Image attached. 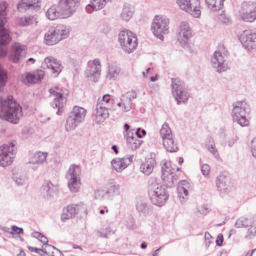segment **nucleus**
I'll return each instance as SVG.
<instances>
[{
	"mask_svg": "<svg viewBox=\"0 0 256 256\" xmlns=\"http://www.w3.org/2000/svg\"><path fill=\"white\" fill-rule=\"evenodd\" d=\"M225 0H205L208 8L212 12H217L224 8V2Z\"/></svg>",
	"mask_w": 256,
	"mask_h": 256,
	"instance_id": "nucleus-33",
	"label": "nucleus"
},
{
	"mask_svg": "<svg viewBox=\"0 0 256 256\" xmlns=\"http://www.w3.org/2000/svg\"><path fill=\"white\" fill-rule=\"evenodd\" d=\"M18 10L21 12L26 11L36 12L41 8L40 0H20L16 5Z\"/></svg>",
	"mask_w": 256,
	"mask_h": 256,
	"instance_id": "nucleus-18",
	"label": "nucleus"
},
{
	"mask_svg": "<svg viewBox=\"0 0 256 256\" xmlns=\"http://www.w3.org/2000/svg\"><path fill=\"white\" fill-rule=\"evenodd\" d=\"M104 104L103 102H98L93 112L92 116L95 117L94 120L98 124L103 122L109 116L108 110L111 108L104 106Z\"/></svg>",
	"mask_w": 256,
	"mask_h": 256,
	"instance_id": "nucleus-21",
	"label": "nucleus"
},
{
	"mask_svg": "<svg viewBox=\"0 0 256 256\" xmlns=\"http://www.w3.org/2000/svg\"><path fill=\"white\" fill-rule=\"evenodd\" d=\"M132 102L130 100H126L125 102L122 103L123 107L122 110L123 112H128L132 107Z\"/></svg>",
	"mask_w": 256,
	"mask_h": 256,
	"instance_id": "nucleus-52",
	"label": "nucleus"
},
{
	"mask_svg": "<svg viewBox=\"0 0 256 256\" xmlns=\"http://www.w3.org/2000/svg\"><path fill=\"white\" fill-rule=\"evenodd\" d=\"M162 142L164 146L168 152H173L178 150V146L176 144L174 143L172 136L166 138H164Z\"/></svg>",
	"mask_w": 256,
	"mask_h": 256,
	"instance_id": "nucleus-36",
	"label": "nucleus"
},
{
	"mask_svg": "<svg viewBox=\"0 0 256 256\" xmlns=\"http://www.w3.org/2000/svg\"><path fill=\"white\" fill-rule=\"evenodd\" d=\"M86 10L88 13H89V14L92 13V12L94 10L92 8V4H89L87 5L86 7Z\"/></svg>",
	"mask_w": 256,
	"mask_h": 256,
	"instance_id": "nucleus-62",
	"label": "nucleus"
},
{
	"mask_svg": "<svg viewBox=\"0 0 256 256\" xmlns=\"http://www.w3.org/2000/svg\"><path fill=\"white\" fill-rule=\"evenodd\" d=\"M47 152H38L36 153L32 158L31 162L34 164H42L46 160Z\"/></svg>",
	"mask_w": 256,
	"mask_h": 256,
	"instance_id": "nucleus-38",
	"label": "nucleus"
},
{
	"mask_svg": "<svg viewBox=\"0 0 256 256\" xmlns=\"http://www.w3.org/2000/svg\"><path fill=\"white\" fill-rule=\"evenodd\" d=\"M136 208L138 212L144 216L150 214L152 212V207L150 206H148L143 202H138L136 204Z\"/></svg>",
	"mask_w": 256,
	"mask_h": 256,
	"instance_id": "nucleus-37",
	"label": "nucleus"
},
{
	"mask_svg": "<svg viewBox=\"0 0 256 256\" xmlns=\"http://www.w3.org/2000/svg\"><path fill=\"white\" fill-rule=\"evenodd\" d=\"M32 236L33 237L38 239L44 244H48V240L47 238L43 235L42 233L38 232H34L32 233Z\"/></svg>",
	"mask_w": 256,
	"mask_h": 256,
	"instance_id": "nucleus-49",
	"label": "nucleus"
},
{
	"mask_svg": "<svg viewBox=\"0 0 256 256\" xmlns=\"http://www.w3.org/2000/svg\"><path fill=\"white\" fill-rule=\"evenodd\" d=\"M228 50H225L224 46H219L218 50H216L212 56L211 61L214 68H216L217 72L219 73L226 70L228 68L226 62L227 58Z\"/></svg>",
	"mask_w": 256,
	"mask_h": 256,
	"instance_id": "nucleus-11",
	"label": "nucleus"
},
{
	"mask_svg": "<svg viewBox=\"0 0 256 256\" xmlns=\"http://www.w3.org/2000/svg\"><path fill=\"white\" fill-rule=\"evenodd\" d=\"M171 81L172 93L176 104L186 103L190 96V93L185 82L178 78H172Z\"/></svg>",
	"mask_w": 256,
	"mask_h": 256,
	"instance_id": "nucleus-5",
	"label": "nucleus"
},
{
	"mask_svg": "<svg viewBox=\"0 0 256 256\" xmlns=\"http://www.w3.org/2000/svg\"><path fill=\"white\" fill-rule=\"evenodd\" d=\"M101 72V67H96L88 64V68L86 70V74L88 78L94 82L98 81Z\"/></svg>",
	"mask_w": 256,
	"mask_h": 256,
	"instance_id": "nucleus-29",
	"label": "nucleus"
},
{
	"mask_svg": "<svg viewBox=\"0 0 256 256\" xmlns=\"http://www.w3.org/2000/svg\"><path fill=\"white\" fill-rule=\"evenodd\" d=\"M134 129L130 128L128 124H124L123 135L126 142L128 147L132 150H136L140 146L143 140L134 136Z\"/></svg>",
	"mask_w": 256,
	"mask_h": 256,
	"instance_id": "nucleus-17",
	"label": "nucleus"
},
{
	"mask_svg": "<svg viewBox=\"0 0 256 256\" xmlns=\"http://www.w3.org/2000/svg\"><path fill=\"white\" fill-rule=\"evenodd\" d=\"M26 46L19 43H14L12 45V50L9 56L10 60L14 62L18 63L22 56V52L25 50Z\"/></svg>",
	"mask_w": 256,
	"mask_h": 256,
	"instance_id": "nucleus-28",
	"label": "nucleus"
},
{
	"mask_svg": "<svg viewBox=\"0 0 256 256\" xmlns=\"http://www.w3.org/2000/svg\"><path fill=\"white\" fill-rule=\"evenodd\" d=\"M50 94L54 96V102L52 106L54 108H58V111L56 114L58 115H62L64 112V96L62 93L58 92L53 88H50L48 90Z\"/></svg>",
	"mask_w": 256,
	"mask_h": 256,
	"instance_id": "nucleus-24",
	"label": "nucleus"
},
{
	"mask_svg": "<svg viewBox=\"0 0 256 256\" xmlns=\"http://www.w3.org/2000/svg\"><path fill=\"white\" fill-rule=\"evenodd\" d=\"M12 178L18 186L24 184L27 180V177L24 174H14Z\"/></svg>",
	"mask_w": 256,
	"mask_h": 256,
	"instance_id": "nucleus-45",
	"label": "nucleus"
},
{
	"mask_svg": "<svg viewBox=\"0 0 256 256\" xmlns=\"http://www.w3.org/2000/svg\"><path fill=\"white\" fill-rule=\"evenodd\" d=\"M58 190L57 185L54 184L50 180H44L40 188V192L44 199L50 200Z\"/></svg>",
	"mask_w": 256,
	"mask_h": 256,
	"instance_id": "nucleus-22",
	"label": "nucleus"
},
{
	"mask_svg": "<svg viewBox=\"0 0 256 256\" xmlns=\"http://www.w3.org/2000/svg\"><path fill=\"white\" fill-rule=\"evenodd\" d=\"M7 80V74L4 70L0 66V92L3 91Z\"/></svg>",
	"mask_w": 256,
	"mask_h": 256,
	"instance_id": "nucleus-44",
	"label": "nucleus"
},
{
	"mask_svg": "<svg viewBox=\"0 0 256 256\" xmlns=\"http://www.w3.org/2000/svg\"><path fill=\"white\" fill-rule=\"evenodd\" d=\"M146 134V132L144 130H142L140 128H138L136 130L134 131V136L138 138H142Z\"/></svg>",
	"mask_w": 256,
	"mask_h": 256,
	"instance_id": "nucleus-53",
	"label": "nucleus"
},
{
	"mask_svg": "<svg viewBox=\"0 0 256 256\" xmlns=\"http://www.w3.org/2000/svg\"><path fill=\"white\" fill-rule=\"evenodd\" d=\"M251 152L253 156L256 158V138L251 141Z\"/></svg>",
	"mask_w": 256,
	"mask_h": 256,
	"instance_id": "nucleus-55",
	"label": "nucleus"
},
{
	"mask_svg": "<svg viewBox=\"0 0 256 256\" xmlns=\"http://www.w3.org/2000/svg\"><path fill=\"white\" fill-rule=\"evenodd\" d=\"M112 150L116 154H118V147L116 145L112 146Z\"/></svg>",
	"mask_w": 256,
	"mask_h": 256,
	"instance_id": "nucleus-64",
	"label": "nucleus"
},
{
	"mask_svg": "<svg viewBox=\"0 0 256 256\" xmlns=\"http://www.w3.org/2000/svg\"><path fill=\"white\" fill-rule=\"evenodd\" d=\"M8 6V4L5 2L0 3V58L6 56V46L12 40L10 32L4 28V20L6 18Z\"/></svg>",
	"mask_w": 256,
	"mask_h": 256,
	"instance_id": "nucleus-4",
	"label": "nucleus"
},
{
	"mask_svg": "<svg viewBox=\"0 0 256 256\" xmlns=\"http://www.w3.org/2000/svg\"><path fill=\"white\" fill-rule=\"evenodd\" d=\"M188 188L184 186H178V196L180 199L184 200L185 199V197L187 198L188 194Z\"/></svg>",
	"mask_w": 256,
	"mask_h": 256,
	"instance_id": "nucleus-48",
	"label": "nucleus"
},
{
	"mask_svg": "<svg viewBox=\"0 0 256 256\" xmlns=\"http://www.w3.org/2000/svg\"><path fill=\"white\" fill-rule=\"evenodd\" d=\"M177 4L180 8L190 14L195 18H198L201 14L199 0H178Z\"/></svg>",
	"mask_w": 256,
	"mask_h": 256,
	"instance_id": "nucleus-15",
	"label": "nucleus"
},
{
	"mask_svg": "<svg viewBox=\"0 0 256 256\" xmlns=\"http://www.w3.org/2000/svg\"><path fill=\"white\" fill-rule=\"evenodd\" d=\"M161 165V171L162 173V176H164V174L172 172L170 168V162H168L167 160H164L162 162Z\"/></svg>",
	"mask_w": 256,
	"mask_h": 256,
	"instance_id": "nucleus-47",
	"label": "nucleus"
},
{
	"mask_svg": "<svg viewBox=\"0 0 256 256\" xmlns=\"http://www.w3.org/2000/svg\"><path fill=\"white\" fill-rule=\"evenodd\" d=\"M120 185L116 184L114 180H110L106 184V190L104 192L108 197H112L120 194Z\"/></svg>",
	"mask_w": 256,
	"mask_h": 256,
	"instance_id": "nucleus-31",
	"label": "nucleus"
},
{
	"mask_svg": "<svg viewBox=\"0 0 256 256\" xmlns=\"http://www.w3.org/2000/svg\"><path fill=\"white\" fill-rule=\"evenodd\" d=\"M28 248L31 252H34L37 254H40V252H41V251H43V249L38 248L36 247H32L30 246H28Z\"/></svg>",
	"mask_w": 256,
	"mask_h": 256,
	"instance_id": "nucleus-58",
	"label": "nucleus"
},
{
	"mask_svg": "<svg viewBox=\"0 0 256 256\" xmlns=\"http://www.w3.org/2000/svg\"><path fill=\"white\" fill-rule=\"evenodd\" d=\"M110 0H91L93 10H98L102 8Z\"/></svg>",
	"mask_w": 256,
	"mask_h": 256,
	"instance_id": "nucleus-46",
	"label": "nucleus"
},
{
	"mask_svg": "<svg viewBox=\"0 0 256 256\" xmlns=\"http://www.w3.org/2000/svg\"><path fill=\"white\" fill-rule=\"evenodd\" d=\"M80 169L76 164L70 165L66 174V178L68 180V186L72 192H78L80 186Z\"/></svg>",
	"mask_w": 256,
	"mask_h": 256,
	"instance_id": "nucleus-13",
	"label": "nucleus"
},
{
	"mask_svg": "<svg viewBox=\"0 0 256 256\" xmlns=\"http://www.w3.org/2000/svg\"><path fill=\"white\" fill-rule=\"evenodd\" d=\"M12 234L15 233L18 234H22L24 232L23 228L18 227L16 226H12L11 228Z\"/></svg>",
	"mask_w": 256,
	"mask_h": 256,
	"instance_id": "nucleus-54",
	"label": "nucleus"
},
{
	"mask_svg": "<svg viewBox=\"0 0 256 256\" xmlns=\"http://www.w3.org/2000/svg\"><path fill=\"white\" fill-rule=\"evenodd\" d=\"M36 16L28 15L22 17L18 20V24L20 26H27L37 23Z\"/></svg>",
	"mask_w": 256,
	"mask_h": 256,
	"instance_id": "nucleus-35",
	"label": "nucleus"
},
{
	"mask_svg": "<svg viewBox=\"0 0 256 256\" xmlns=\"http://www.w3.org/2000/svg\"><path fill=\"white\" fill-rule=\"evenodd\" d=\"M69 32V29L63 24L52 27L45 34L44 39L46 44L50 46L55 44L66 38L68 36Z\"/></svg>",
	"mask_w": 256,
	"mask_h": 256,
	"instance_id": "nucleus-7",
	"label": "nucleus"
},
{
	"mask_svg": "<svg viewBox=\"0 0 256 256\" xmlns=\"http://www.w3.org/2000/svg\"><path fill=\"white\" fill-rule=\"evenodd\" d=\"M169 19L162 16H156L152 24L154 34L158 38L163 40L164 34L168 32Z\"/></svg>",
	"mask_w": 256,
	"mask_h": 256,
	"instance_id": "nucleus-10",
	"label": "nucleus"
},
{
	"mask_svg": "<svg viewBox=\"0 0 256 256\" xmlns=\"http://www.w3.org/2000/svg\"><path fill=\"white\" fill-rule=\"evenodd\" d=\"M44 68L46 66L52 70V72L56 74V76H58L62 70V65L59 61L52 57H47L44 59V62L42 64Z\"/></svg>",
	"mask_w": 256,
	"mask_h": 256,
	"instance_id": "nucleus-26",
	"label": "nucleus"
},
{
	"mask_svg": "<svg viewBox=\"0 0 256 256\" xmlns=\"http://www.w3.org/2000/svg\"><path fill=\"white\" fill-rule=\"evenodd\" d=\"M16 152L15 144L11 142L10 144H4L0 146V166L5 167L10 165L14 159Z\"/></svg>",
	"mask_w": 256,
	"mask_h": 256,
	"instance_id": "nucleus-12",
	"label": "nucleus"
},
{
	"mask_svg": "<svg viewBox=\"0 0 256 256\" xmlns=\"http://www.w3.org/2000/svg\"><path fill=\"white\" fill-rule=\"evenodd\" d=\"M82 209L85 210V208L78 204L68 206L66 210H64V212L62 214V220L65 222L67 220L74 218L76 214L78 213Z\"/></svg>",
	"mask_w": 256,
	"mask_h": 256,
	"instance_id": "nucleus-27",
	"label": "nucleus"
},
{
	"mask_svg": "<svg viewBox=\"0 0 256 256\" xmlns=\"http://www.w3.org/2000/svg\"><path fill=\"white\" fill-rule=\"evenodd\" d=\"M252 224V222L251 220L245 217H240L237 220L235 223V226L237 228H246L251 226Z\"/></svg>",
	"mask_w": 256,
	"mask_h": 256,
	"instance_id": "nucleus-39",
	"label": "nucleus"
},
{
	"mask_svg": "<svg viewBox=\"0 0 256 256\" xmlns=\"http://www.w3.org/2000/svg\"><path fill=\"white\" fill-rule=\"evenodd\" d=\"M86 112L84 108L74 106L66 119V130L67 132L74 130L84 120Z\"/></svg>",
	"mask_w": 256,
	"mask_h": 256,
	"instance_id": "nucleus-9",
	"label": "nucleus"
},
{
	"mask_svg": "<svg viewBox=\"0 0 256 256\" xmlns=\"http://www.w3.org/2000/svg\"><path fill=\"white\" fill-rule=\"evenodd\" d=\"M206 146L207 147L208 150L212 152L215 157L219 156L218 153L215 147V144L213 139L211 137H209L206 144Z\"/></svg>",
	"mask_w": 256,
	"mask_h": 256,
	"instance_id": "nucleus-43",
	"label": "nucleus"
},
{
	"mask_svg": "<svg viewBox=\"0 0 256 256\" xmlns=\"http://www.w3.org/2000/svg\"><path fill=\"white\" fill-rule=\"evenodd\" d=\"M162 178L165 186L168 188H172L174 186L178 178L176 175L172 174V172L162 176Z\"/></svg>",
	"mask_w": 256,
	"mask_h": 256,
	"instance_id": "nucleus-34",
	"label": "nucleus"
},
{
	"mask_svg": "<svg viewBox=\"0 0 256 256\" xmlns=\"http://www.w3.org/2000/svg\"><path fill=\"white\" fill-rule=\"evenodd\" d=\"M156 164V161L152 157L146 158V160L140 165V170L142 172L146 175L150 174Z\"/></svg>",
	"mask_w": 256,
	"mask_h": 256,
	"instance_id": "nucleus-30",
	"label": "nucleus"
},
{
	"mask_svg": "<svg viewBox=\"0 0 256 256\" xmlns=\"http://www.w3.org/2000/svg\"><path fill=\"white\" fill-rule=\"evenodd\" d=\"M50 94L54 96V102L52 106L54 108H58V111L56 114L58 115H62L64 112V96L62 93L58 92L53 88H50L48 90Z\"/></svg>",
	"mask_w": 256,
	"mask_h": 256,
	"instance_id": "nucleus-23",
	"label": "nucleus"
},
{
	"mask_svg": "<svg viewBox=\"0 0 256 256\" xmlns=\"http://www.w3.org/2000/svg\"><path fill=\"white\" fill-rule=\"evenodd\" d=\"M80 0H60L57 6L53 5L46 12L50 20L66 18L73 14L80 4Z\"/></svg>",
	"mask_w": 256,
	"mask_h": 256,
	"instance_id": "nucleus-1",
	"label": "nucleus"
},
{
	"mask_svg": "<svg viewBox=\"0 0 256 256\" xmlns=\"http://www.w3.org/2000/svg\"><path fill=\"white\" fill-rule=\"evenodd\" d=\"M91 65L92 66H96V67H97V68L101 67L100 60L98 58L94 59L93 60L92 63L91 64Z\"/></svg>",
	"mask_w": 256,
	"mask_h": 256,
	"instance_id": "nucleus-60",
	"label": "nucleus"
},
{
	"mask_svg": "<svg viewBox=\"0 0 256 256\" xmlns=\"http://www.w3.org/2000/svg\"><path fill=\"white\" fill-rule=\"evenodd\" d=\"M134 155L126 156L122 158H120L122 165H126V167L130 165L132 162Z\"/></svg>",
	"mask_w": 256,
	"mask_h": 256,
	"instance_id": "nucleus-51",
	"label": "nucleus"
},
{
	"mask_svg": "<svg viewBox=\"0 0 256 256\" xmlns=\"http://www.w3.org/2000/svg\"><path fill=\"white\" fill-rule=\"evenodd\" d=\"M192 36V30L188 24L185 22H182L178 27V40L182 48H189Z\"/></svg>",
	"mask_w": 256,
	"mask_h": 256,
	"instance_id": "nucleus-16",
	"label": "nucleus"
},
{
	"mask_svg": "<svg viewBox=\"0 0 256 256\" xmlns=\"http://www.w3.org/2000/svg\"><path fill=\"white\" fill-rule=\"evenodd\" d=\"M239 40L248 50L256 48V32H252L249 30L243 32L239 36Z\"/></svg>",
	"mask_w": 256,
	"mask_h": 256,
	"instance_id": "nucleus-19",
	"label": "nucleus"
},
{
	"mask_svg": "<svg viewBox=\"0 0 256 256\" xmlns=\"http://www.w3.org/2000/svg\"><path fill=\"white\" fill-rule=\"evenodd\" d=\"M114 102V100L110 98V95L108 94H105L103 96L102 100H98V102H100V103H104V105L106 106H108V104L109 102L113 103Z\"/></svg>",
	"mask_w": 256,
	"mask_h": 256,
	"instance_id": "nucleus-50",
	"label": "nucleus"
},
{
	"mask_svg": "<svg viewBox=\"0 0 256 256\" xmlns=\"http://www.w3.org/2000/svg\"><path fill=\"white\" fill-rule=\"evenodd\" d=\"M134 12V8L128 4H124L123 6L120 17L126 21H128L132 16Z\"/></svg>",
	"mask_w": 256,
	"mask_h": 256,
	"instance_id": "nucleus-32",
	"label": "nucleus"
},
{
	"mask_svg": "<svg viewBox=\"0 0 256 256\" xmlns=\"http://www.w3.org/2000/svg\"><path fill=\"white\" fill-rule=\"evenodd\" d=\"M231 184V178L226 172H222L218 176L216 185L218 191L223 192H229Z\"/></svg>",
	"mask_w": 256,
	"mask_h": 256,
	"instance_id": "nucleus-20",
	"label": "nucleus"
},
{
	"mask_svg": "<svg viewBox=\"0 0 256 256\" xmlns=\"http://www.w3.org/2000/svg\"><path fill=\"white\" fill-rule=\"evenodd\" d=\"M114 168L118 172H120L126 168V165H122L120 158H114L111 162Z\"/></svg>",
	"mask_w": 256,
	"mask_h": 256,
	"instance_id": "nucleus-41",
	"label": "nucleus"
},
{
	"mask_svg": "<svg viewBox=\"0 0 256 256\" xmlns=\"http://www.w3.org/2000/svg\"><path fill=\"white\" fill-rule=\"evenodd\" d=\"M224 241V238L222 234H219L216 240V244L218 246H222V242Z\"/></svg>",
	"mask_w": 256,
	"mask_h": 256,
	"instance_id": "nucleus-57",
	"label": "nucleus"
},
{
	"mask_svg": "<svg viewBox=\"0 0 256 256\" xmlns=\"http://www.w3.org/2000/svg\"><path fill=\"white\" fill-rule=\"evenodd\" d=\"M202 172L204 176L208 174L210 171V166L207 164H202Z\"/></svg>",
	"mask_w": 256,
	"mask_h": 256,
	"instance_id": "nucleus-56",
	"label": "nucleus"
},
{
	"mask_svg": "<svg viewBox=\"0 0 256 256\" xmlns=\"http://www.w3.org/2000/svg\"><path fill=\"white\" fill-rule=\"evenodd\" d=\"M137 94L135 90H132L131 91V94L130 95V96L127 98L126 100H130L132 101V99L136 98Z\"/></svg>",
	"mask_w": 256,
	"mask_h": 256,
	"instance_id": "nucleus-61",
	"label": "nucleus"
},
{
	"mask_svg": "<svg viewBox=\"0 0 256 256\" xmlns=\"http://www.w3.org/2000/svg\"><path fill=\"white\" fill-rule=\"evenodd\" d=\"M178 186H184L186 188H189L190 184L186 180H182L178 182Z\"/></svg>",
	"mask_w": 256,
	"mask_h": 256,
	"instance_id": "nucleus-59",
	"label": "nucleus"
},
{
	"mask_svg": "<svg viewBox=\"0 0 256 256\" xmlns=\"http://www.w3.org/2000/svg\"><path fill=\"white\" fill-rule=\"evenodd\" d=\"M250 112V106L245 101L237 102L232 111L233 120L242 126H247L249 124Z\"/></svg>",
	"mask_w": 256,
	"mask_h": 256,
	"instance_id": "nucleus-6",
	"label": "nucleus"
},
{
	"mask_svg": "<svg viewBox=\"0 0 256 256\" xmlns=\"http://www.w3.org/2000/svg\"><path fill=\"white\" fill-rule=\"evenodd\" d=\"M136 34L126 30L120 32L118 34V42L122 50L130 54L137 47L138 42Z\"/></svg>",
	"mask_w": 256,
	"mask_h": 256,
	"instance_id": "nucleus-8",
	"label": "nucleus"
},
{
	"mask_svg": "<svg viewBox=\"0 0 256 256\" xmlns=\"http://www.w3.org/2000/svg\"><path fill=\"white\" fill-rule=\"evenodd\" d=\"M45 75L44 71L37 70L32 72L26 73L24 78L22 76V82L24 84H36L40 82Z\"/></svg>",
	"mask_w": 256,
	"mask_h": 256,
	"instance_id": "nucleus-25",
	"label": "nucleus"
},
{
	"mask_svg": "<svg viewBox=\"0 0 256 256\" xmlns=\"http://www.w3.org/2000/svg\"><path fill=\"white\" fill-rule=\"evenodd\" d=\"M148 184V193L152 204L158 206H164L169 198L166 188L156 182L155 178H151Z\"/></svg>",
	"mask_w": 256,
	"mask_h": 256,
	"instance_id": "nucleus-3",
	"label": "nucleus"
},
{
	"mask_svg": "<svg viewBox=\"0 0 256 256\" xmlns=\"http://www.w3.org/2000/svg\"><path fill=\"white\" fill-rule=\"evenodd\" d=\"M22 108L14 100L12 96L6 98L0 97V118L14 124L18 122L22 115Z\"/></svg>",
	"mask_w": 256,
	"mask_h": 256,
	"instance_id": "nucleus-2",
	"label": "nucleus"
},
{
	"mask_svg": "<svg viewBox=\"0 0 256 256\" xmlns=\"http://www.w3.org/2000/svg\"><path fill=\"white\" fill-rule=\"evenodd\" d=\"M163 246H161L155 250L152 254V256H158V252L163 248Z\"/></svg>",
	"mask_w": 256,
	"mask_h": 256,
	"instance_id": "nucleus-63",
	"label": "nucleus"
},
{
	"mask_svg": "<svg viewBox=\"0 0 256 256\" xmlns=\"http://www.w3.org/2000/svg\"><path fill=\"white\" fill-rule=\"evenodd\" d=\"M120 72L119 68L115 64H111L109 66L107 78L112 79L116 77Z\"/></svg>",
	"mask_w": 256,
	"mask_h": 256,
	"instance_id": "nucleus-42",
	"label": "nucleus"
},
{
	"mask_svg": "<svg viewBox=\"0 0 256 256\" xmlns=\"http://www.w3.org/2000/svg\"><path fill=\"white\" fill-rule=\"evenodd\" d=\"M238 16L240 20L252 22L256 20V6L254 2H243L238 10Z\"/></svg>",
	"mask_w": 256,
	"mask_h": 256,
	"instance_id": "nucleus-14",
	"label": "nucleus"
},
{
	"mask_svg": "<svg viewBox=\"0 0 256 256\" xmlns=\"http://www.w3.org/2000/svg\"><path fill=\"white\" fill-rule=\"evenodd\" d=\"M160 135L164 140V138L172 137V130L168 123H164L160 131Z\"/></svg>",
	"mask_w": 256,
	"mask_h": 256,
	"instance_id": "nucleus-40",
	"label": "nucleus"
}]
</instances>
